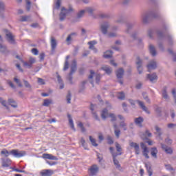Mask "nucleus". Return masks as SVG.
Instances as JSON below:
<instances>
[{"label": "nucleus", "mask_w": 176, "mask_h": 176, "mask_svg": "<svg viewBox=\"0 0 176 176\" xmlns=\"http://www.w3.org/2000/svg\"><path fill=\"white\" fill-rule=\"evenodd\" d=\"M148 48H149V52L151 56H153V57H155V56H156L157 54L156 49L155 48V46H153L152 44H150Z\"/></svg>", "instance_id": "cd10ccee"}, {"label": "nucleus", "mask_w": 176, "mask_h": 176, "mask_svg": "<svg viewBox=\"0 0 176 176\" xmlns=\"http://www.w3.org/2000/svg\"><path fill=\"white\" fill-rule=\"evenodd\" d=\"M166 169L168 170V171H170L172 174H174L175 170H174L173 167L171 166V165H165Z\"/></svg>", "instance_id": "c03bdc74"}, {"label": "nucleus", "mask_w": 176, "mask_h": 176, "mask_svg": "<svg viewBox=\"0 0 176 176\" xmlns=\"http://www.w3.org/2000/svg\"><path fill=\"white\" fill-rule=\"evenodd\" d=\"M155 112L157 113V116H158V118H160V116H162V107H157L155 109Z\"/></svg>", "instance_id": "3c124183"}, {"label": "nucleus", "mask_w": 176, "mask_h": 176, "mask_svg": "<svg viewBox=\"0 0 176 176\" xmlns=\"http://www.w3.org/2000/svg\"><path fill=\"white\" fill-rule=\"evenodd\" d=\"M96 77V83H100V80L101 79L100 74H96L94 71L90 70V75L88 76L89 80H90V83L92 85V87H94V84L93 82V78Z\"/></svg>", "instance_id": "39448f33"}, {"label": "nucleus", "mask_w": 176, "mask_h": 176, "mask_svg": "<svg viewBox=\"0 0 176 176\" xmlns=\"http://www.w3.org/2000/svg\"><path fill=\"white\" fill-rule=\"evenodd\" d=\"M129 104H131V105H133V107H134V105H135V102H138L139 107H140V108L142 109V111L146 112V113L149 114V110H148V107H146V106H145V103H144V102H142L141 100L135 101V100L129 99Z\"/></svg>", "instance_id": "20e7f679"}, {"label": "nucleus", "mask_w": 176, "mask_h": 176, "mask_svg": "<svg viewBox=\"0 0 176 176\" xmlns=\"http://www.w3.org/2000/svg\"><path fill=\"white\" fill-rule=\"evenodd\" d=\"M155 129L157 131V134L159 137H160L162 135V134H163V131L162 130V129H160L159 126H155Z\"/></svg>", "instance_id": "a18cd8bd"}, {"label": "nucleus", "mask_w": 176, "mask_h": 176, "mask_svg": "<svg viewBox=\"0 0 176 176\" xmlns=\"http://www.w3.org/2000/svg\"><path fill=\"white\" fill-rule=\"evenodd\" d=\"M113 128L116 137L117 138H119V137L120 136V130L118 129V125L116 124L113 125Z\"/></svg>", "instance_id": "2f4dec72"}, {"label": "nucleus", "mask_w": 176, "mask_h": 176, "mask_svg": "<svg viewBox=\"0 0 176 176\" xmlns=\"http://www.w3.org/2000/svg\"><path fill=\"white\" fill-rule=\"evenodd\" d=\"M97 157H98L99 163H101V162H102V159H103L102 154L97 153Z\"/></svg>", "instance_id": "bf43d9fd"}, {"label": "nucleus", "mask_w": 176, "mask_h": 176, "mask_svg": "<svg viewBox=\"0 0 176 176\" xmlns=\"http://www.w3.org/2000/svg\"><path fill=\"white\" fill-rule=\"evenodd\" d=\"M68 119H69V123L70 125V127L74 131H76L75 129V125L74 124V120H72V117H71V115L68 114L67 115Z\"/></svg>", "instance_id": "c756f323"}, {"label": "nucleus", "mask_w": 176, "mask_h": 176, "mask_svg": "<svg viewBox=\"0 0 176 176\" xmlns=\"http://www.w3.org/2000/svg\"><path fill=\"white\" fill-rule=\"evenodd\" d=\"M124 74V70H123L122 68H120L116 72V76L118 79H121V78H123Z\"/></svg>", "instance_id": "c85d7f7f"}, {"label": "nucleus", "mask_w": 176, "mask_h": 176, "mask_svg": "<svg viewBox=\"0 0 176 176\" xmlns=\"http://www.w3.org/2000/svg\"><path fill=\"white\" fill-rule=\"evenodd\" d=\"M57 79H58V83H60V89H64V83H63V80L61 79V76H60V75H57Z\"/></svg>", "instance_id": "79ce46f5"}, {"label": "nucleus", "mask_w": 176, "mask_h": 176, "mask_svg": "<svg viewBox=\"0 0 176 176\" xmlns=\"http://www.w3.org/2000/svg\"><path fill=\"white\" fill-rule=\"evenodd\" d=\"M136 65L138 74H142V60L140 57H137Z\"/></svg>", "instance_id": "9b49d317"}, {"label": "nucleus", "mask_w": 176, "mask_h": 176, "mask_svg": "<svg viewBox=\"0 0 176 176\" xmlns=\"http://www.w3.org/2000/svg\"><path fill=\"white\" fill-rule=\"evenodd\" d=\"M89 141L91 142L93 146H98V144L96 143V139L93 138V137L89 136Z\"/></svg>", "instance_id": "49530a36"}, {"label": "nucleus", "mask_w": 176, "mask_h": 176, "mask_svg": "<svg viewBox=\"0 0 176 176\" xmlns=\"http://www.w3.org/2000/svg\"><path fill=\"white\" fill-rule=\"evenodd\" d=\"M103 56L104 58H111V57H112V51H111V50L106 51L104 53Z\"/></svg>", "instance_id": "ea45409f"}, {"label": "nucleus", "mask_w": 176, "mask_h": 176, "mask_svg": "<svg viewBox=\"0 0 176 176\" xmlns=\"http://www.w3.org/2000/svg\"><path fill=\"white\" fill-rule=\"evenodd\" d=\"M140 137L144 140H148V138L152 137V133L149 131H146L144 133L140 134Z\"/></svg>", "instance_id": "5701e85b"}, {"label": "nucleus", "mask_w": 176, "mask_h": 176, "mask_svg": "<svg viewBox=\"0 0 176 176\" xmlns=\"http://www.w3.org/2000/svg\"><path fill=\"white\" fill-rule=\"evenodd\" d=\"M141 148L143 150L142 153L143 156L146 157V159H149V155H148L149 153V150H148V147L145 146V144L141 143Z\"/></svg>", "instance_id": "2eb2a0df"}, {"label": "nucleus", "mask_w": 176, "mask_h": 176, "mask_svg": "<svg viewBox=\"0 0 176 176\" xmlns=\"http://www.w3.org/2000/svg\"><path fill=\"white\" fill-rule=\"evenodd\" d=\"M118 155H122V153H120L118 154H113V162L116 168H118V170H120V171H122V167L120 166V164H119V161L116 160V156H118Z\"/></svg>", "instance_id": "ddd939ff"}, {"label": "nucleus", "mask_w": 176, "mask_h": 176, "mask_svg": "<svg viewBox=\"0 0 176 176\" xmlns=\"http://www.w3.org/2000/svg\"><path fill=\"white\" fill-rule=\"evenodd\" d=\"M5 10V4L2 2H0V13L1 12H3Z\"/></svg>", "instance_id": "e2e57ef3"}, {"label": "nucleus", "mask_w": 176, "mask_h": 176, "mask_svg": "<svg viewBox=\"0 0 176 176\" xmlns=\"http://www.w3.org/2000/svg\"><path fill=\"white\" fill-rule=\"evenodd\" d=\"M27 3V10L30 12V10L31 9V1L30 0H26Z\"/></svg>", "instance_id": "5fc2aeb1"}, {"label": "nucleus", "mask_w": 176, "mask_h": 176, "mask_svg": "<svg viewBox=\"0 0 176 176\" xmlns=\"http://www.w3.org/2000/svg\"><path fill=\"white\" fill-rule=\"evenodd\" d=\"M0 42H2V36L0 35ZM0 52L1 53H8V49L6 45L0 43Z\"/></svg>", "instance_id": "bb28decb"}, {"label": "nucleus", "mask_w": 176, "mask_h": 176, "mask_svg": "<svg viewBox=\"0 0 176 176\" xmlns=\"http://www.w3.org/2000/svg\"><path fill=\"white\" fill-rule=\"evenodd\" d=\"M116 148L117 149V152H122V147L118 143H116Z\"/></svg>", "instance_id": "052dcab7"}, {"label": "nucleus", "mask_w": 176, "mask_h": 176, "mask_svg": "<svg viewBox=\"0 0 176 176\" xmlns=\"http://www.w3.org/2000/svg\"><path fill=\"white\" fill-rule=\"evenodd\" d=\"M1 155H4L6 157H8L10 155L14 156V157L20 158L25 156L27 153L25 151H19L17 149H13L11 151H8L6 148L3 149L1 152Z\"/></svg>", "instance_id": "f257e3e1"}, {"label": "nucleus", "mask_w": 176, "mask_h": 176, "mask_svg": "<svg viewBox=\"0 0 176 176\" xmlns=\"http://www.w3.org/2000/svg\"><path fill=\"white\" fill-rule=\"evenodd\" d=\"M85 13H89V14H93V12L96 10V8L93 7H87L85 9Z\"/></svg>", "instance_id": "e433bc0d"}, {"label": "nucleus", "mask_w": 176, "mask_h": 176, "mask_svg": "<svg viewBox=\"0 0 176 176\" xmlns=\"http://www.w3.org/2000/svg\"><path fill=\"white\" fill-rule=\"evenodd\" d=\"M6 36L8 42L11 43V45H14L16 43V41L14 40V36L12 34V32H9L8 30H5Z\"/></svg>", "instance_id": "0eeeda50"}, {"label": "nucleus", "mask_w": 176, "mask_h": 176, "mask_svg": "<svg viewBox=\"0 0 176 176\" xmlns=\"http://www.w3.org/2000/svg\"><path fill=\"white\" fill-rule=\"evenodd\" d=\"M90 175L94 176L98 173V166L97 165H93L89 169Z\"/></svg>", "instance_id": "f3484780"}, {"label": "nucleus", "mask_w": 176, "mask_h": 176, "mask_svg": "<svg viewBox=\"0 0 176 176\" xmlns=\"http://www.w3.org/2000/svg\"><path fill=\"white\" fill-rule=\"evenodd\" d=\"M78 126L80 127V129H81V131L82 133H85V131H86V129H85V127L83 126V124L82 122H79L78 124Z\"/></svg>", "instance_id": "864d4df0"}, {"label": "nucleus", "mask_w": 176, "mask_h": 176, "mask_svg": "<svg viewBox=\"0 0 176 176\" xmlns=\"http://www.w3.org/2000/svg\"><path fill=\"white\" fill-rule=\"evenodd\" d=\"M157 68V64L156 63L155 60L150 61L149 64L147 65V69L148 72H151L152 69H156Z\"/></svg>", "instance_id": "dca6fc26"}, {"label": "nucleus", "mask_w": 176, "mask_h": 176, "mask_svg": "<svg viewBox=\"0 0 176 176\" xmlns=\"http://www.w3.org/2000/svg\"><path fill=\"white\" fill-rule=\"evenodd\" d=\"M104 107H106V109H104L100 113L102 119L105 120L107 118H111V122H115V120H116V116L113 113L108 114V109H111V104L109 102H106L104 103Z\"/></svg>", "instance_id": "f03ea898"}, {"label": "nucleus", "mask_w": 176, "mask_h": 176, "mask_svg": "<svg viewBox=\"0 0 176 176\" xmlns=\"http://www.w3.org/2000/svg\"><path fill=\"white\" fill-rule=\"evenodd\" d=\"M51 47L52 50H55L56 47H57V41H56L54 38H51Z\"/></svg>", "instance_id": "72a5a7b5"}, {"label": "nucleus", "mask_w": 176, "mask_h": 176, "mask_svg": "<svg viewBox=\"0 0 176 176\" xmlns=\"http://www.w3.org/2000/svg\"><path fill=\"white\" fill-rule=\"evenodd\" d=\"M146 78L149 79L150 82H155V80H157V75L156 73H153V74H147Z\"/></svg>", "instance_id": "aec40b11"}, {"label": "nucleus", "mask_w": 176, "mask_h": 176, "mask_svg": "<svg viewBox=\"0 0 176 176\" xmlns=\"http://www.w3.org/2000/svg\"><path fill=\"white\" fill-rule=\"evenodd\" d=\"M76 36V33L74 32V33H72L71 34H69L67 39H66V41L67 42L68 45H69L71 41L72 40V36Z\"/></svg>", "instance_id": "37998d69"}, {"label": "nucleus", "mask_w": 176, "mask_h": 176, "mask_svg": "<svg viewBox=\"0 0 176 176\" xmlns=\"http://www.w3.org/2000/svg\"><path fill=\"white\" fill-rule=\"evenodd\" d=\"M53 170L50 169H45L41 172L42 176H51L53 175Z\"/></svg>", "instance_id": "4be33fe9"}, {"label": "nucleus", "mask_w": 176, "mask_h": 176, "mask_svg": "<svg viewBox=\"0 0 176 176\" xmlns=\"http://www.w3.org/2000/svg\"><path fill=\"white\" fill-rule=\"evenodd\" d=\"M38 85H45V80L38 78Z\"/></svg>", "instance_id": "69168bd1"}, {"label": "nucleus", "mask_w": 176, "mask_h": 176, "mask_svg": "<svg viewBox=\"0 0 176 176\" xmlns=\"http://www.w3.org/2000/svg\"><path fill=\"white\" fill-rule=\"evenodd\" d=\"M72 98V96L71 95V92H68L67 96H66V100L67 104H71V98Z\"/></svg>", "instance_id": "8fccbe9b"}, {"label": "nucleus", "mask_w": 176, "mask_h": 176, "mask_svg": "<svg viewBox=\"0 0 176 176\" xmlns=\"http://www.w3.org/2000/svg\"><path fill=\"white\" fill-rule=\"evenodd\" d=\"M80 144L82 145L84 149H87V144H86V140H85V138H80Z\"/></svg>", "instance_id": "a19ab883"}, {"label": "nucleus", "mask_w": 176, "mask_h": 176, "mask_svg": "<svg viewBox=\"0 0 176 176\" xmlns=\"http://www.w3.org/2000/svg\"><path fill=\"white\" fill-rule=\"evenodd\" d=\"M71 12V10H67L65 8H62L61 12L60 14V21H63L65 20V17H67V14Z\"/></svg>", "instance_id": "9d476101"}, {"label": "nucleus", "mask_w": 176, "mask_h": 176, "mask_svg": "<svg viewBox=\"0 0 176 176\" xmlns=\"http://www.w3.org/2000/svg\"><path fill=\"white\" fill-rule=\"evenodd\" d=\"M135 87H136V89H141V87H142V82H138L136 84Z\"/></svg>", "instance_id": "338daca9"}, {"label": "nucleus", "mask_w": 176, "mask_h": 176, "mask_svg": "<svg viewBox=\"0 0 176 176\" xmlns=\"http://www.w3.org/2000/svg\"><path fill=\"white\" fill-rule=\"evenodd\" d=\"M108 28H109V23L108 22H104L100 25V30L104 35L108 34Z\"/></svg>", "instance_id": "1a4fd4ad"}, {"label": "nucleus", "mask_w": 176, "mask_h": 176, "mask_svg": "<svg viewBox=\"0 0 176 176\" xmlns=\"http://www.w3.org/2000/svg\"><path fill=\"white\" fill-rule=\"evenodd\" d=\"M172 94L175 98V102L176 103V91L175 89H172Z\"/></svg>", "instance_id": "774afa93"}, {"label": "nucleus", "mask_w": 176, "mask_h": 176, "mask_svg": "<svg viewBox=\"0 0 176 176\" xmlns=\"http://www.w3.org/2000/svg\"><path fill=\"white\" fill-rule=\"evenodd\" d=\"M129 146L131 148H133L135 149V155H140V145L135 142H129Z\"/></svg>", "instance_id": "4468645a"}, {"label": "nucleus", "mask_w": 176, "mask_h": 176, "mask_svg": "<svg viewBox=\"0 0 176 176\" xmlns=\"http://www.w3.org/2000/svg\"><path fill=\"white\" fill-rule=\"evenodd\" d=\"M131 28H133V23H127L126 32H129V30H131Z\"/></svg>", "instance_id": "6e6d98bb"}, {"label": "nucleus", "mask_w": 176, "mask_h": 176, "mask_svg": "<svg viewBox=\"0 0 176 176\" xmlns=\"http://www.w3.org/2000/svg\"><path fill=\"white\" fill-rule=\"evenodd\" d=\"M101 69L102 71H104V72L106 74H107V75H111V74H112V68H111L108 65H103V66H102Z\"/></svg>", "instance_id": "412c9836"}, {"label": "nucleus", "mask_w": 176, "mask_h": 176, "mask_svg": "<svg viewBox=\"0 0 176 176\" xmlns=\"http://www.w3.org/2000/svg\"><path fill=\"white\" fill-rule=\"evenodd\" d=\"M28 19H30L29 16H21L20 19L21 21H28Z\"/></svg>", "instance_id": "0e129e2a"}, {"label": "nucleus", "mask_w": 176, "mask_h": 176, "mask_svg": "<svg viewBox=\"0 0 176 176\" xmlns=\"http://www.w3.org/2000/svg\"><path fill=\"white\" fill-rule=\"evenodd\" d=\"M88 45H89V49H91V50H94L95 53H97V49L94 47V45H97V41H92L88 42Z\"/></svg>", "instance_id": "b1692460"}, {"label": "nucleus", "mask_w": 176, "mask_h": 176, "mask_svg": "<svg viewBox=\"0 0 176 176\" xmlns=\"http://www.w3.org/2000/svg\"><path fill=\"white\" fill-rule=\"evenodd\" d=\"M166 39L168 42V45H173V37H171L170 36H168L166 37Z\"/></svg>", "instance_id": "680f3d73"}, {"label": "nucleus", "mask_w": 176, "mask_h": 176, "mask_svg": "<svg viewBox=\"0 0 176 176\" xmlns=\"http://www.w3.org/2000/svg\"><path fill=\"white\" fill-rule=\"evenodd\" d=\"M23 83L25 87H27L28 89H31V85H30V82H28V81L23 80Z\"/></svg>", "instance_id": "13d9d810"}, {"label": "nucleus", "mask_w": 176, "mask_h": 176, "mask_svg": "<svg viewBox=\"0 0 176 176\" xmlns=\"http://www.w3.org/2000/svg\"><path fill=\"white\" fill-rule=\"evenodd\" d=\"M142 97L146 102H147V104H151V99H149V96H148V94L146 93L143 92Z\"/></svg>", "instance_id": "58836bf2"}, {"label": "nucleus", "mask_w": 176, "mask_h": 176, "mask_svg": "<svg viewBox=\"0 0 176 176\" xmlns=\"http://www.w3.org/2000/svg\"><path fill=\"white\" fill-rule=\"evenodd\" d=\"M162 97L165 100H168V94H167V87H164L162 90Z\"/></svg>", "instance_id": "4c0bfd02"}, {"label": "nucleus", "mask_w": 176, "mask_h": 176, "mask_svg": "<svg viewBox=\"0 0 176 176\" xmlns=\"http://www.w3.org/2000/svg\"><path fill=\"white\" fill-rule=\"evenodd\" d=\"M85 13H86L85 10H80L77 14L78 19H80L82 16H85Z\"/></svg>", "instance_id": "09e8293b"}, {"label": "nucleus", "mask_w": 176, "mask_h": 176, "mask_svg": "<svg viewBox=\"0 0 176 176\" xmlns=\"http://www.w3.org/2000/svg\"><path fill=\"white\" fill-rule=\"evenodd\" d=\"M161 146L163 150L166 152V153H168V155H171L173 153V149L170 147H168L167 146L162 144Z\"/></svg>", "instance_id": "a878e982"}, {"label": "nucleus", "mask_w": 176, "mask_h": 176, "mask_svg": "<svg viewBox=\"0 0 176 176\" xmlns=\"http://www.w3.org/2000/svg\"><path fill=\"white\" fill-rule=\"evenodd\" d=\"M118 100H124V98H125L124 92L118 93Z\"/></svg>", "instance_id": "de8ad7c7"}, {"label": "nucleus", "mask_w": 176, "mask_h": 176, "mask_svg": "<svg viewBox=\"0 0 176 176\" xmlns=\"http://www.w3.org/2000/svg\"><path fill=\"white\" fill-rule=\"evenodd\" d=\"M150 17H156L155 15L152 14V12H145L142 14V21L143 24H148L149 23Z\"/></svg>", "instance_id": "423d86ee"}, {"label": "nucleus", "mask_w": 176, "mask_h": 176, "mask_svg": "<svg viewBox=\"0 0 176 176\" xmlns=\"http://www.w3.org/2000/svg\"><path fill=\"white\" fill-rule=\"evenodd\" d=\"M60 6H61V0H57L55 3L56 9H60Z\"/></svg>", "instance_id": "603ef678"}, {"label": "nucleus", "mask_w": 176, "mask_h": 176, "mask_svg": "<svg viewBox=\"0 0 176 176\" xmlns=\"http://www.w3.org/2000/svg\"><path fill=\"white\" fill-rule=\"evenodd\" d=\"M8 104L12 107V108H17V102H16V101L12 98L8 99Z\"/></svg>", "instance_id": "473e14b6"}, {"label": "nucleus", "mask_w": 176, "mask_h": 176, "mask_svg": "<svg viewBox=\"0 0 176 176\" xmlns=\"http://www.w3.org/2000/svg\"><path fill=\"white\" fill-rule=\"evenodd\" d=\"M143 122H144V118H142V117L135 118V124L136 126H138L139 127H142Z\"/></svg>", "instance_id": "393cba45"}, {"label": "nucleus", "mask_w": 176, "mask_h": 176, "mask_svg": "<svg viewBox=\"0 0 176 176\" xmlns=\"http://www.w3.org/2000/svg\"><path fill=\"white\" fill-rule=\"evenodd\" d=\"M70 72L69 74L67 76L66 79L67 80H68L69 83L70 85H74V81L72 80V79H74V77L72 76V75H74V74H75V72H76V60H73L70 66Z\"/></svg>", "instance_id": "7ed1b4c3"}, {"label": "nucleus", "mask_w": 176, "mask_h": 176, "mask_svg": "<svg viewBox=\"0 0 176 176\" xmlns=\"http://www.w3.org/2000/svg\"><path fill=\"white\" fill-rule=\"evenodd\" d=\"M118 118L120 120H122L120 122V127L123 129L124 131H126L127 130V124L124 122V117L122 115H118Z\"/></svg>", "instance_id": "f8f14e48"}, {"label": "nucleus", "mask_w": 176, "mask_h": 176, "mask_svg": "<svg viewBox=\"0 0 176 176\" xmlns=\"http://www.w3.org/2000/svg\"><path fill=\"white\" fill-rule=\"evenodd\" d=\"M12 164V160L10 159L7 158V159H1V164L3 167H9L10 164Z\"/></svg>", "instance_id": "6ab92c4d"}, {"label": "nucleus", "mask_w": 176, "mask_h": 176, "mask_svg": "<svg viewBox=\"0 0 176 176\" xmlns=\"http://www.w3.org/2000/svg\"><path fill=\"white\" fill-rule=\"evenodd\" d=\"M35 58L30 57L28 61H22V63H23V66L25 67V68H31L32 65L35 64Z\"/></svg>", "instance_id": "6e6552de"}, {"label": "nucleus", "mask_w": 176, "mask_h": 176, "mask_svg": "<svg viewBox=\"0 0 176 176\" xmlns=\"http://www.w3.org/2000/svg\"><path fill=\"white\" fill-rule=\"evenodd\" d=\"M43 159H48L49 160H58V158L52 154H43Z\"/></svg>", "instance_id": "a211bd4d"}, {"label": "nucleus", "mask_w": 176, "mask_h": 176, "mask_svg": "<svg viewBox=\"0 0 176 176\" xmlns=\"http://www.w3.org/2000/svg\"><path fill=\"white\" fill-rule=\"evenodd\" d=\"M151 154L153 157H154L155 159H157V148H156V147L152 148Z\"/></svg>", "instance_id": "7c9ffc66"}, {"label": "nucleus", "mask_w": 176, "mask_h": 176, "mask_svg": "<svg viewBox=\"0 0 176 176\" xmlns=\"http://www.w3.org/2000/svg\"><path fill=\"white\" fill-rule=\"evenodd\" d=\"M53 104V100L50 99H45L43 101V107H49V105Z\"/></svg>", "instance_id": "c9c22d12"}, {"label": "nucleus", "mask_w": 176, "mask_h": 176, "mask_svg": "<svg viewBox=\"0 0 176 176\" xmlns=\"http://www.w3.org/2000/svg\"><path fill=\"white\" fill-rule=\"evenodd\" d=\"M69 58V56H66V60L65 62V65L63 67V71H67L69 68V63L68 62V59Z\"/></svg>", "instance_id": "f704fd0d"}, {"label": "nucleus", "mask_w": 176, "mask_h": 176, "mask_svg": "<svg viewBox=\"0 0 176 176\" xmlns=\"http://www.w3.org/2000/svg\"><path fill=\"white\" fill-rule=\"evenodd\" d=\"M0 102L1 104H3V107H6V108H8V106L6 105V100H3V98H0Z\"/></svg>", "instance_id": "4d7b16f0"}]
</instances>
